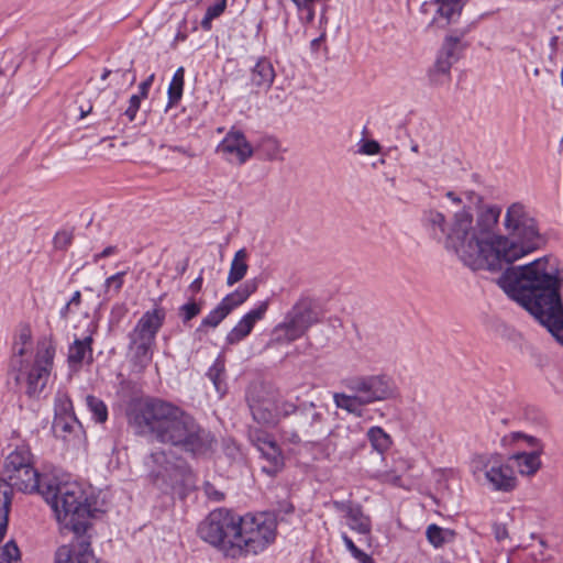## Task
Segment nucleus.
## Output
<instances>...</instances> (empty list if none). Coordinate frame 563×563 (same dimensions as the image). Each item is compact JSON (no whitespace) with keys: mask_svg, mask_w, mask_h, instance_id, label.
<instances>
[{"mask_svg":"<svg viewBox=\"0 0 563 563\" xmlns=\"http://www.w3.org/2000/svg\"><path fill=\"white\" fill-rule=\"evenodd\" d=\"M86 406L91 413L95 422L104 423L108 419V407L100 398L88 395L86 396Z\"/></svg>","mask_w":563,"mask_h":563,"instance_id":"obj_34","label":"nucleus"},{"mask_svg":"<svg viewBox=\"0 0 563 563\" xmlns=\"http://www.w3.org/2000/svg\"><path fill=\"white\" fill-rule=\"evenodd\" d=\"M142 97L139 95H133L129 100V107L124 111V114L129 118L130 121L135 119V115L140 109Z\"/></svg>","mask_w":563,"mask_h":563,"instance_id":"obj_51","label":"nucleus"},{"mask_svg":"<svg viewBox=\"0 0 563 563\" xmlns=\"http://www.w3.org/2000/svg\"><path fill=\"white\" fill-rule=\"evenodd\" d=\"M202 276H198L190 285H189V289L192 291V292H199L201 290V287H202Z\"/></svg>","mask_w":563,"mask_h":563,"instance_id":"obj_62","label":"nucleus"},{"mask_svg":"<svg viewBox=\"0 0 563 563\" xmlns=\"http://www.w3.org/2000/svg\"><path fill=\"white\" fill-rule=\"evenodd\" d=\"M126 275V272H119L110 277H108L104 282L106 292H113L118 295L123 287V278Z\"/></svg>","mask_w":563,"mask_h":563,"instance_id":"obj_44","label":"nucleus"},{"mask_svg":"<svg viewBox=\"0 0 563 563\" xmlns=\"http://www.w3.org/2000/svg\"><path fill=\"white\" fill-rule=\"evenodd\" d=\"M117 251L115 246H108L101 253L93 256V262L97 263L100 258L108 257Z\"/></svg>","mask_w":563,"mask_h":563,"instance_id":"obj_60","label":"nucleus"},{"mask_svg":"<svg viewBox=\"0 0 563 563\" xmlns=\"http://www.w3.org/2000/svg\"><path fill=\"white\" fill-rule=\"evenodd\" d=\"M42 496L56 514L64 530L74 533L75 540L69 545H62L55 553V563H98L86 534L90 519L97 509H91L88 498L76 484H47Z\"/></svg>","mask_w":563,"mask_h":563,"instance_id":"obj_4","label":"nucleus"},{"mask_svg":"<svg viewBox=\"0 0 563 563\" xmlns=\"http://www.w3.org/2000/svg\"><path fill=\"white\" fill-rule=\"evenodd\" d=\"M275 409L277 416L283 415L284 417H296V411L299 410V406H296L295 404L289 401H282L280 404L275 405Z\"/></svg>","mask_w":563,"mask_h":563,"instance_id":"obj_49","label":"nucleus"},{"mask_svg":"<svg viewBox=\"0 0 563 563\" xmlns=\"http://www.w3.org/2000/svg\"><path fill=\"white\" fill-rule=\"evenodd\" d=\"M92 343L93 338L89 334L84 339H75L69 345L67 362L71 369L78 371L85 362L88 365L93 362Z\"/></svg>","mask_w":563,"mask_h":563,"instance_id":"obj_16","label":"nucleus"},{"mask_svg":"<svg viewBox=\"0 0 563 563\" xmlns=\"http://www.w3.org/2000/svg\"><path fill=\"white\" fill-rule=\"evenodd\" d=\"M230 311L228 308L220 301L218 306L211 310L201 321V327H218L228 316Z\"/></svg>","mask_w":563,"mask_h":563,"instance_id":"obj_36","label":"nucleus"},{"mask_svg":"<svg viewBox=\"0 0 563 563\" xmlns=\"http://www.w3.org/2000/svg\"><path fill=\"white\" fill-rule=\"evenodd\" d=\"M435 14L433 22L441 27L455 22L461 15L463 8V0H435Z\"/></svg>","mask_w":563,"mask_h":563,"instance_id":"obj_19","label":"nucleus"},{"mask_svg":"<svg viewBox=\"0 0 563 563\" xmlns=\"http://www.w3.org/2000/svg\"><path fill=\"white\" fill-rule=\"evenodd\" d=\"M322 415L313 402L299 406L296 417L283 427V434L291 443L312 442L322 432Z\"/></svg>","mask_w":563,"mask_h":563,"instance_id":"obj_9","label":"nucleus"},{"mask_svg":"<svg viewBox=\"0 0 563 563\" xmlns=\"http://www.w3.org/2000/svg\"><path fill=\"white\" fill-rule=\"evenodd\" d=\"M251 440L258 451H262V445L266 442H275V440L264 432H255L251 435Z\"/></svg>","mask_w":563,"mask_h":563,"instance_id":"obj_55","label":"nucleus"},{"mask_svg":"<svg viewBox=\"0 0 563 563\" xmlns=\"http://www.w3.org/2000/svg\"><path fill=\"white\" fill-rule=\"evenodd\" d=\"M246 399L255 421L262 424H275L277 422V413L273 402L255 399L253 394H249Z\"/></svg>","mask_w":563,"mask_h":563,"instance_id":"obj_20","label":"nucleus"},{"mask_svg":"<svg viewBox=\"0 0 563 563\" xmlns=\"http://www.w3.org/2000/svg\"><path fill=\"white\" fill-rule=\"evenodd\" d=\"M455 64L449 58L438 55L433 68L429 70V79L432 85L442 86L451 80V67Z\"/></svg>","mask_w":563,"mask_h":563,"instance_id":"obj_26","label":"nucleus"},{"mask_svg":"<svg viewBox=\"0 0 563 563\" xmlns=\"http://www.w3.org/2000/svg\"><path fill=\"white\" fill-rule=\"evenodd\" d=\"M426 537L434 548H441L445 543L453 541L455 532L450 529H443L435 523H431L427 528Z\"/></svg>","mask_w":563,"mask_h":563,"instance_id":"obj_32","label":"nucleus"},{"mask_svg":"<svg viewBox=\"0 0 563 563\" xmlns=\"http://www.w3.org/2000/svg\"><path fill=\"white\" fill-rule=\"evenodd\" d=\"M55 353L56 344L53 339L43 338L37 342V349L33 364L52 371Z\"/></svg>","mask_w":563,"mask_h":563,"instance_id":"obj_25","label":"nucleus"},{"mask_svg":"<svg viewBox=\"0 0 563 563\" xmlns=\"http://www.w3.org/2000/svg\"><path fill=\"white\" fill-rule=\"evenodd\" d=\"M81 302V294L79 290L75 291L71 298L68 300V306L78 307Z\"/></svg>","mask_w":563,"mask_h":563,"instance_id":"obj_63","label":"nucleus"},{"mask_svg":"<svg viewBox=\"0 0 563 563\" xmlns=\"http://www.w3.org/2000/svg\"><path fill=\"white\" fill-rule=\"evenodd\" d=\"M74 234L71 231L68 230H60L58 231L54 239H53V245L56 250H67L68 246L73 243Z\"/></svg>","mask_w":563,"mask_h":563,"instance_id":"obj_46","label":"nucleus"},{"mask_svg":"<svg viewBox=\"0 0 563 563\" xmlns=\"http://www.w3.org/2000/svg\"><path fill=\"white\" fill-rule=\"evenodd\" d=\"M54 427L55 429H60L64 432H70L73 429L71 424L63 419H56Z\"/></svg>","mask_w":563,"mask_h":563,"instance_id":"obj_61","label":"nucleus"},{"mask_svg":"<svg viewBox=\"0 0 563 563\" xmlns=\"http://www.w3.org/2000/svg\"><path fill=\"white\" fill-rule=\"evenodd\" d=\"M31 341V331L29 328L21 330L14 344L26 345Z\"/></svg>","mask_w":563,"mask_h":563,"instance_id":"obj_59","label":"nucleus"},{"mask_svg":"<svg viewBox=\"0 0 563 563\" xmlns=\"http://www.w3.org/2000/svg\"><path fill=\"white\" fill-rule=\"evenodd\" d=\"M0 563H22L20 550L13 540L0 548Z\"/></svg>","mask_w":563,"mask_h":563,"instance_id":"obj_37","label":"nucleus"},{"mask_svg":"<svg viewBox=\"0 0 563 563\" xmlns=\"http://www.w3.org/2000/svg\"><path fill=\"white\" fill-rule=\"evenodd\" d=\"M462 45L460 37L457 36H448L444 40L441 51L439 52L445 58H449L451 62L456 63L461 57Z\"/></svg>","mask_w":563,"mask_h":563,"instance_id":"obj_35","label":"nucleus"},{"mask_svg":"<svg viewBox=\"0 0 563 563\" xmlns=\"http://www.w3.org/2000/svg\"><path fill=\"white\" fill-rule=\"evenodd\" d=\"M3 482L10 487V490L16 489L22 493H38L42 495V490L45 489V485L48 483L44 482L41 474L35 470L34 465L21 470V472H14L9 475Z\"/></svg>","mask_w":563,"mask_h":563,"instance_id":"obj_13","label":"nucleus"},{"mask_svg":"<svg viewBox=\"0 0 563 563\" xmlns=\"http://www.w3.org/2000/svg\"><path fill=\"white\" fill-rule=\"evenodd\" d=\"M25 353V345L14 344L13 345V355L10 360V368L12 372H19L22 374L23 367L27 362H25L22 357Z\"/></svg>","mask_w":563,"mask_h":563,"instance_id":"obj_41","label":"nucleus"},{"mask_svg":"<svg viewBox=\"0 0 563 563\" xmlns=\"http://www.w3.org/2000/svg\"><path fill=\"white\" fill-rule=\"evenodd\" d=\"M33 465V456L27 446L21 445L12 451L4 460V474L7 477L14 474V472H21L23 468Z\"/></svg>","mask_w":563,"mask_h":563,"instance_id":"obj_21","label":"nucleus"},{"mask_svg":"<svg viewBox=\"0 0 563 563\" xmlns=\"http://www.w3.org/2000/svg\"><path fill=\"white\" fill-rule=\"evenodd\" d=\"M493 533L498 542L509 539V533L506 523L495 522L493 525Z\"/></svg>","mask_w":563,"mask_h":563,"instance_id":"obj_52","label":"nucleus"},{"mask_svg":"<svg viewBox=\"0 0 563 563\" xmlns=\"http://www.w3.org/2000/svg\"><path fill=\"white\" fill-rule=\"evenodd\" d=\"M510 439L512 442H517L519 440L526 441L527 445L532 449L534 452H543V444L541 441L532 435L526 434L523 432H511L509 435L504 437L503 441L506 442Z\"/></svg>","mask_w":563,"mask_h":563,"instance_id":"obj_39","label":"nucleus"},{"mask_svg":"<svg viewBox=\"0 0 563 563\" xmlns=\"http://www.w3.org/2000/svg\"><path fill=\"white\" fill-rule=\"evenodd\" d=\"M276 77L275 68L269 58L262 56L257 59L250 71L251 85L256 88L268 90Z\"/></svg>","mask_w":563,"mask_h":563,"instance_id":"obj_18","label":"nucleus"},{"mask_svg":"<svg viewBox=\"0 0 563 563\" xmlns=\"http://www.w3.org/2000/svg\"><path fill=\"white\" fill-rule=\"evenodd\" d=\"M227 8V0H219L214 4L207 8V11L211 18L216 19L220 16Z\"/></svg>","mask_w":563,"mask_h":563,"instance_id":"obj_56","label":"nucleus"},{"mask_svg":"<svg viewBox=\"0 0 563 563\" xmlns=\"http://www.w3.org/2000/svg\"><path fill=\"white\" fill-rule=\"evenodd\" d=\"M317 0H291L298 11L307 13V21L314 19V3Z\"/></svg>","mask_w":563,"mask_h":563,"instance_id":"obj_48","label":"nucleus"},{"mask_svg":"<svg viewBox=\"0 0 563 563\" xmlns=\"http://www.w3.org/2000/svg\"><path fill=\"white\" fill-rule=\"evenodd\" d=\"M379 152H380V145L375 140L362 141V144L358 148V153L364 154V155H375V154H378Z\"/></svg>","mask_w":563,"mask_h":563,"instance_id":"obj_50","label":"nucleus"},{"mask_svg":"<svg viewBox=\"0 0 563 563\" xmlns=\"http://www.w3.org/2000/svg\"><path fill=\"white\" fill-rule=\"evenodd\" d=\"M542 452L531 451L516 453L511 456L516 461L519 472L522 475H532L534 474L541 466L540 455Z\"/></svg>","mask_w":563,"mask_h":563,"instance_id":"obj_27","label":"nucleus"},{"mask_svg":"<svg viewBox=\"0 0 563 563\" xmlns=\"http://www.w3.org/2000/svg\"><path fill=\"white\" fill-rule=\"evenodd\" d=\"M352 432L347 428H336L332 432L333 446L340 449L342 453L350 452V445L347 441L351 438Z\"/></svg>","mask_w":563,"mask_h":563,"instance_id":"obj_40","label":"nucleus"},{"mask_svg":"<svg viewBox=\"0 0 563 563\" xmlns=\"http://www.w3.org/2000/svg\"><path fill=\"white\" fill-rule=\"evenodd\" d=\"M165 318L166 311L162 307L147 310L129 332L128 357L135 367L143 369L152 362L156 335Z\"/></svg>","mask_w":563,"mask_h":563,"instance_id":"obj_6","label":"nucleus"},{"mask_svg":"<svg viewBox=\"0 0 563 563\" xmlns=\"http://www.w3.org/2000/svg\"><path fill=\"white\" fill-rule=\"evenodd\" d=\"M217 152L228 162L242 165L252 157L254 150L243 132L231 130L218 145Z\"/></svg>","mask_w":563,"mask_h":563,"instance_id":"obj_12","label":"nucleus"},{"mask_svg":"<svg viewBox=\"0 0 563 563\" xmlns=\"http://www.w3.org/2000/svg\"><path fill=\"white\" fill-rule=\"evenodd\" d=\"M242 294L249 299L258 288V280L256 278L249 279L238 287Z\"/></svg>","mask_w":563,"mask_h":563,"instance_id":"obj_53","label":"nucleus"},{"mask_svg":"<svg viewBox=\"0 0 563 563\" xmlns=\"http://www.w3.org/2000/svg\"><path fill=\"white\" fill-rule=\"evenodd\" d=\"M11 508V490L7 484L0 479V542L4 538L8 529L9 514Z\"/></svg>","mask_w":563,"mask_h":563,"instance_id":"obj_28","label":"nucleus"},{"mask_svg":"<svg viewBox=\"0 0 563 563\" xmlns=\"http://www.w3.org/2000/svg\"><path fill=\"white\" fill-rule=\"evenodd\" d=\"M261 455L267 461L268 465L263 466V471L269 475H275L284 465V456L276 442H266L262 445Z\"/></svg>","mask_w":563,"mask_h":563,"instance_id":"obj_22","label":"nucleus"},{"mask_svg":"<svg viewBox=\"0 0 563 563\" xmlns=\"http://www.w3.org/2000/svg\"><path fill=\"white\" fill-rule=\"evenodd\" d=\"M498 285L563 346V266L556 257L543 256L526 265L507 267Z\"/></svg>","mask_w":563,"mask_h":563,"instance_id":"obj_2","label":"nucleus"},{"mask_svg":"<svg viewBox=\"0 0 563 563\" xmlns=\"http://www.w3.org/2000/svg\"><path fill=\"white\" fill-rule=\"evenodd\" d=\"M205 492L211 499L216 501H221L224 498V494L221 492H218L213 485L207 484L205 487Z\"/></svg>","mask_w":563,"mask_h":563,"instance_id":"obj_57","label":"nucleus"},{"mask_svg":"<svg viewBox=\"0 0 563 563\" xmlns=\"http://www.w3.org/2000/svg\"><path fill=\"white\" fill-rule=\"evenodd\" d=\"M241 516L227 508L212 510L198 526L199 538L225 559L236 560Z\"/></svg>","mask_w":563,"mask_h":563,"instance_id":"obj_5","label":"nucleus"},{"mask_svg":"<svg viewBox=\"0 0 563 563\" xmlns=\"http://www.w3.org/2000/svg\"><path fill=\"white\" fill-rule=\"evenodd\" d=\"M267 310L268 300H264L254 309L245 313L236 325L227 334V343L233 345L244 340L252 332L255 323L264 319Z\"/></svg>","mask_w":563,"mask_h":563,"instance_id":"obj_14","label":"nucleus"},{"mask_svg":"<svg viewBox=\"0 0 563 563\" xmlns=\"http://www.w3.org/2000/svg\"><path fill=\"white\" fill-rule=\"evenodd\" d=\"M276 527V517L271 512L241 516L236 545L240 548L241 553L236 554V560L249 555H256L264 551L274 542Z\"/></svg>","mask_w":563,"mask_h":563,"instance_id":"obj_7","label":"nucleus"},{"mask_svg":"<svg viewBox=\"0 0 563 563\" xmlns=\"http://www.w3.org/2000/svg\"><path fill=\"white\" fill-rule=\"evenodd\" d=\"M131 424L140 435H148L195 456L211 451L214 438L196 419L172 402L150 399L134 407Z\"/></svg>","mask_w":563,"mask_h":563,"instance_id":"obj_3","label":"nucleus"},{"mask_svg":"<svg viewBox=\"0 0 563 563\" xmlns=\"http://www.w3.org/2000/svg\"><path fill=\"white\" fill-rule=\"evenodd\" d=\"M212 20H214L213 18H211V15H209L208 12H206L203 19L201 20V27L206 31H209L211 29V22Z\"/></svg>","mask_w":563,"mask_h":563,"instance_id":"obj_64","label":"nucleus"},{"mask_svg":"<svg viewBox=\"0 0 563 563\" xmlns=\"http://www.w3.org/2000/svg\"><path fill=\"white\" fill-rule=\"evenodd\" d=\"M333 401L338 408L343 409L357 418L363 417V407L366 405L363 402L358 394L353 393V395H346L344 393H336L333 395Z\"/></svg>","mask_w":563,"mask_h":563,"instance_id":"obj_24","label":"nucleus"},{"mask_svg":"<svg viewBox=\"0 0 563 563\" xmlns=\"http://www.w3.org/2000/svg\"><path fill=\"white\" fill-rule=\"evenodd\" d=\"M247 299L242 294V291L236 288L234 291L228 294L221 302L228 308V310L231 312L236 307L241 306L243 302H245Z\"/></svg>","mask_w":563,"mask_h":563,"instance_id":"obj_45","label":"nucleus"},{"mask_svg":"<svg viewBox=\"0 0 563 563\" xmlns=\"http://www.w3.org/2000/svg\"><path fill=\"white\" fill-rule=\"evenodd\" d=\"M15 382L20 383L22 378L25 377L27 388L26 393L29 396H34L36 394H40L43 388L46 386L51 371L29 363L24 365L22 374L19 372H15Z\"/></svg>","mask_w":563,"mask_h":563,"instance_id":"obj_17","label":"nucleus"},{"mask_svg":"<svg viewBox=\"0 0 563 563\" xmlns=\"http://www.w3.org/2000/svg\"><path fill=\"white\" fill-rule=\"evenodd\" d=\"M280 146L276 139L267 137L258 146V153L267 161H275L279 157Z\"/></svg>","mask_w":563,"mask_h":563,"instance_id":"obj_38","label":"nucleus"},{"mask_svg":"<svg viewBox=\"0 0 563 563\" xmlns=\"http://www.w3.org/2000/svg\"><path fill=\"white\" fill-rule=\"evenodd\" d=\"M201 311V306L197 303L196 301L191 300L189 302H186L179 308V316L183 320V322L186 324L190 320H192L195 317H197Z\"/></svg>","mask_w":563,"mask_h":563,"instance_id":"obj_43","label":"nucleus"},{"mask_svg":"<svg viewBox=\"0 0 563 563\" xmlns=\"http://www.w3.org/2000/svg\"><path fill=\"white\" fill-rule=\"evenodd\" d=\"M136 76L132 68L113 70L112 80H115L121 87H131L135 82Z\"/></svg>","mask_w":563,"mask_h":563,"instance_id":"obj_42","label":"nucleus"},{"mask_svg":"<svg viewBox=\"0 0 563 563\" xmlns=\"http://www.w3.org/2000/svg\"><path fill=\"white\" fill-rule=\"evenodd\" d=\"M247 257L249 253L244 247L235 252L227 277L228 286H233L245 277L249 269Z\"/></svg>","mask_w":563,"mask_h":563,"instance_id":"obj_23","label":"nucleus"},{"mask_svg":"<svg viewBox=\"0 0 563 563\" xmlns=\"http://www.w3.org/2000/svg\"><path fill=\"white\" fill-rule=\"evenodd\" d=\"M367 438L378 453H385L391 445L390 435L380 427H372L367 431Z\"/></svg>","mask_w":563,"mask_h":563,"instance_id":"obj_33","label":"nucleus"},{"mask_svg":"<svg viewBox=\"0 0 563 563\" xmlns=\"http://www.w3.org/2000/svg\"><path fill=\"white\" fill-rule=\"evenodd\" d=\"M184 82H185V69H184V67H179L174 73L172 81L168 86V90H167L168 102L165 108V111H168L169 108L176 106L180 101V99L183 97V91H184Z\"/></svg>","mask_w":563,"mask_h":563,"instance_id":"obj_29","label":"nucleus"},{"mask_svg":"<svg viewBox=\"0 0 563 563\" xmlns=\"http://www.w3.org/2000/svg\"><path fill=\"white\" fill-rule=\"evenodd\" d=\"M319 322V312L313 300L308 297L300 298L287 312L284 322L274 328L273 334L279 343L292 342Z\"/></svg>","mask_w":563,"mask_h":563,"instance_id":"obj_8","label":"nucleus"},{"mask_svg":"<svg viewBox=\"0 0 563 563\" xmlns=\"http://www.w3.org/2000/svg\"><path fill=\"white\" fill-rule=\"evenodd\" d=\"M208 378L212 382L216 391L223 396L227 393L224 360L219 356L207 372Z\"/></svg>","mask_w":563,"mask_h":563,"instance_id":"obj_30","label":"nucleus"},{"mask_svg":"<svg viewBox=\"0 0 563 563\" xmlns=\"http://www.w3.org/2000/svg\"><path fill=\"white\" fill-rule=\"evenodd\" d=\"M75 102L78 106L80 119H84L88 114L92 113L93 104L91 102V98L87 93L80 92L77 96ZM95 108H96V111L99 112L101 117L107 115L109 112L108 107L106 106V103L102 100V96H99V98L97 99V101L95 103Z\"/></svg>","mask_w":563,"mask_h":563,"instance_id":"obj_31","label":"nucleus"},{"mask_svg":"<svg viewBox=\"0 0 563 563\" xmlns=\"http://www.w3.org/2000/svg\"><path fill=\"white\" fill-rule=\"evenodd\" d=\"M479 464L485 470V477L494 490L510 492L516 487L514 470L504 463L499 455L479 457Z\"/></svg>","mask_w":563,"mask_h":563,"instance_id":"obj_11","label":"nucleus"},{"mask_svg":"<svg viewBox=\"0 0 563 563\" xmlns=\"http://www.w3.org/2000/svg\"><path fill=\"white\" fill-rule=\"evenodd\" d=\"M333 507L336 511L343 512L346 518L347 526L361 534H368L371 532V519L364 515L360 505H354L351 501H333Z\"/></svg>","mask_w":563,"mask_h":563,"instance_id":"obj_15","label":"nucleus"},{"mask_svg":"<svg viewBox=\"0 0 563 563\" xmlns=\"http://www.w3.org/2000/svg\"><path fill=\"white\" fill-rule=\"evenodd\" d=\"M242 294L249 299L258 288V280L256 278L249 279L238 287Z\"/></svg>","mask_w":563,"mask_h":563,"instance_id":"obj_54","label":"nucleus"},{"mask_svg":"<svg viewBox=\"0 0 563 563\" xmlns=\"http://www.w3.org/2000/svg\"><path fill=\"white\" fill-rule=\"evenodd\" d=\"M342 539L344 541V544L346 548L351 551L352 555L361 561L362 563H371L372 558L367 555L365 552H363L361 549H358L351 538H349L346 534L342 536Z\"/></svg>","mask_w":563,"mask_h":563,"instance_id":"obj_47","label":"nucleus"},{"mask_svg":"<svg viewBox=\"0 0 563 563\" xmlns=\"http://www.w3.org/2000/svg\"><path fill=\"white\" fill-rule=\"evenodd\" d=\"M154 80V75H151L146 80L140 84L139 86V96L142 98H146L148 95L150 87L152 86V82Z\"/></svg>","mask_w":563,"mask_h":563,"instance_id":"obj_58","label":"nucleus"},{"mask_svg":"<svg viewBox=\"0 0 563 563\" xmlns=\"http://www.w3.org/2000/svg\"><path fill=\"white\" fill-rule=\"evenodd\" d=\"M345 386L358 394L366 406L393 399L398 394L394 379L385 374L350 377L345 379Z\"/></svg>","mask_w":563,"mask_h":563,"instance_id":"obj_10","label":"nucleus"},{"mask_svg":"<svg viewBox=\"0 0 563 563\" xmlns=\"http://www.w3.org/2000/svg\"><path fill=\"white\" fill-rule=\"evenodd\" d=\"M500 213L498 206H482L473 225L471 207L463 206L451 222L442 212L428 209L423 211L421 221L434 239L443 241L444 247L454 252L471 269L498 272L547 243L536 219L520 202L510 205L506 211V235H496Z\"/></svg>","mask_w":563,"mask_h":563,"instance_id":"obj_1","label":"nucleus"}]
</instances>
